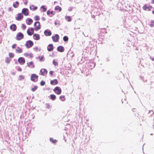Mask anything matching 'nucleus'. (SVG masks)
<instances>
[{"mask_svg":"<svg viewBox=\"0 0 154 154\" xmlns=\"http://www.w3.org/2000/svg\"><path fill=\"white\" fill-rule=\"evenodd\" d=\"M33 45V42L31 40H28L26 42L25 45L27 48H31Z\"/></svg>","mask_w":154,"mask_h":154,"instance_id":"obj_1","label":"nucleus"},{"mask_svg":"<svg viewBox=\"0 0 154 154\" xmlns=\"http://www.w3.org/2000/svg\"><path fill=\"white\" fill-rule=\"evenodd\" d=\"M23 37L24 35L21 32H19L16 35V39L17 40H20L22 39L23 38Z\"/></svg>","mask_w":154,"mask_h":154,"instance_id":"obj_2","label":"nucleus"},{"mask_svg":"<svg viewBox=\"0 0 154 154\" xmlns=\"http://www.w3.org/2000/svg\"><path fill=\"white\" fill-rule=\"evenodd\" d=\"M34 26L35 27L34 28V30L36 31H37L41 29L40 23L39 22H35L34 23Z\"/></svg>","mask_w":154,"mask_h":154,"instance_id":"obj_3","label":"nucleus"},{"mask_svg":"<svg viewBox=\"0 0 154 154\" xmlns=\"http://www.w3.org/2000/svg\"><path fill=\"white\" fill-rule=\"evenodd\" d=\"M53 91L58 95L60 94L61 93V89L58 86L55 87L53 89Z\"/></svg>","mask_w":154,"mask_h":154,"instance_id":"obj_4","label":"nucleus"},{"mask_svg":"<svg viewBox=\"0 0 154 154\" xmlns=\"http://www.w3.org/2000/svg\"><path fill=\"white\" fill-rule=\"evenodd\" d=\"M52 38L53 42H58L59 36L58 35L56 34L54 36H52Z\"/></svg>","mask_w":154,"mask_h":154,"instance_id":"obj_5","label":"nucleus"},{"mask_svg":"<svg viewBox=\"0 0 154 154\" xmlns=\"http://www.w3.org/2000/svg\"><path fill=\"white\" fill-rule=\"evenodd\" d=\"M48 72L47 70L45 69H41L40 71V74L43 76L46 75Z\"/></svg>","mask_w":154,"mask_h":154,"instance_id":"obj_6","label":"nucleus"},{"mask_svg":"<svg viewBox=\"0 0 154 154\" xmlns=\"http://www.w3.org/2000/svg\"><path fill=\"white\" fill-rule=\"evenodd\" d=\"M18 61L19 63L21 64H23L25 62L24 58L23 57L19 58Z\"/></svg>","mask_w":154,"mask_h":154,"instance_id":"obj_7","label":"nucleus"},{"mask_svg":"<svg viewBox=\"0 0 154 154\" xmlns=\"http://www.w3.org/2000/svg\"><path fill=\"white\" fill-rule=\"evenodd\" d=\"M95 64L94 63L91 62L88 63V65L89 69H92L95 66Z\"/></svg>","mask_w":154,"mask_h":154,"instance_id":"obj_8","label":"nucleus"},{"mask_svg":"<svg viewBox=\"0 0 154 154\" xmlns=\"http://www.w3.org/2000/svg\"><path fill=\"white\" fill-rule=\"evenodd\" d=\"M22 13L25 16H27L29 15L28 9L26 8H23L22 11Z\"/></svg>","mask_w":154,"mask_h":154,"instance_id":"obj_9","label":"nucleus"},{"mask_svg":"<svg viewBox=\"0 0 154 154\" xmlns=\"http://www.w3.org/2000/svg\"><path fill=\"white\" fill-rule=\"evenodd\" d=\"M44 34L46 36H49L51 35L52 33L50 30H46L44 31Z\"/></svg>","mask_w":154,"mask_h":154,"instance_id":"obj_10","label":"nucleus"},{"mask_svg":"<svg viewBox=\"0 0 154 154\" xmlns=\"http://www.w3.org/2000/svg\"><path fill=\"white\" fill-rule=\"evenodd\" d=\"M38 76L35 74H32L31 76V80L32 81H34V79H37L38 78Z\"/></svg>","mask_w":154,"mask_h":154,"instance_id":"obj_11","label":"nucleus"},{"mask_svg":"<svg viewBox=\"0 0 154 154\" xmlns=\"http://www.w3.org/2000/svg\"><path fill=\"white\" fill-rule=\"evenodd\" d=\"M34 29L33 28H30V31L31 32H30L29 29H28L27 30V34L30 36L32 35L33 33H34Z\"/></svg>","mask_w":154,"mask_h":154,"instance_id":"obj_12","label":"nucleus"},{"mask_svg":"<svg viewBox=\"0 0 154 154\" xmlns=\"http://www.w3.org/2000/svg\"><path fill=\"white\" fill-rule=\"evenodd\" d=\"M54 49L53 45L52 44H49L47 47V50L48 51H51Z\"/></svg>","mask_w":154,"mask_h":154,"instance_id":"obj_13","label":"nucleus"},{"mask_svg":"<svg viewBox=\"0 0 154 154\" xmlns=\"http://www.w3.org/2000/svg\"><path fill=\"white\" fill-rule=\"evenodd\" d=\"M10 29L13 31H15L17 29V26L15 24H12L10 26Z\"/></svg>","mask_w":154,"mask_h":154,"instance_id":"obj_14","label":"nucleus"},{"mask_svg":"<svg viewBox=\"0 0 154 154\" xmlns=\"http://www.w3.org/2000/svg\"><path fill=\"white\" fill-rule=\"evenodd\" d=\"M17 15V17H16V19L17 20H20L23 17V15L21 13H18Z\"/></svg>","mask_w":154,"mask_h":154,"instance_id":"obj_15","label":"nucleus"},{"mask_svg":"<svg viewBox=\"0 0 154 154\" xmlns=\"http://www.w3.org/2000/svg\"><path fill=\"white\" fill-rule=\"evenodd\" d=\"M33 38L36 40H38L40 39V35L38 34H35L33 35Z\"/></svg>","mask_w":154,"mask_h":154,"instance_id":"obj_16","label":"nucleus"},{"mask_svg":"<svg viewBox=\"0 0 154 154\" xmlns=\"http://www.w3.org/2000/svg\"><path fill=\"white\" fill-rule=\"evenodd\" d=\"M57 50L59 52H62L64 51V48L62 46H60L57 48Z\"/></svg>","mask_w":154,"mask_h":154,"instance_id":"obj_17","label":"nucleus"},{"mask_svg":"<svg viewBox=\"0 0 154 154\" xmlns=\"http://www.w3.org/2000/svg\"><path fill=\"white\" fill-rule=\"evenodd\" d=\"M33 22L31 18H27L26 20V23L28 25L31 24Z\"/></svg>","mask_w":154,"mask_h":154,"instance_id":"obj_18","label":"nucleus"},{"mask_svg":"<svg viewBox=\"0 0 154 154\" xmlns=\"http://www.w3.org/2000/svg\"><path fill=\"white\" fill-rule=\"evenodd\" d=\"M58 82L57 79H55L51 81L50 83L51 85H54L58 84Z\"/></svg>","mask_w":154,"mask_h":154,"instance_id":"obj_19","label":"nucleus"},{"mask_svg":"<svg viewBox=\"0 0 154 154\" xmlns=\"http://www.w3.org/2000/svg\"><path fill=\"white\" fill-rule=\"evenodd\" d=\"M27 66L31 68H34L35 67V65H33V62L32 61L27 63Z\"/></svg>","mask_w":154,"mask_h":154,"instance_id":"obj_20","label":"nucleus"},{"mask_svg":"<svg viewBox=\"0 0 154 154\" xmlns=\"http://www.w3.org/2000/svg\"><path fill=\"white\" fill-rule=\"evenodd\" d=\"M16 51L17 53H20L22 52L23 51L21 48L18 47L17 49H16Z\"/></svg>","mask_w":154,"mask_h":154,"instance_id":"obj_21","label":"nucleus"},{"mask_svg":"<svg viewBox=\"0 0 154 154\" xmlns=\"http://www.w3.org/2000/svg\"><path fill=\"white\" fill-rule=\"evenodd\" d=\"M88 48H89L90 49L92 50H94V49H95L96 47L95 45H89Z\"/></svg>","mask_w":154,"mask_h":154,"instance_id":"obj_22","label":"nucleus"},{"mask_svg":"<svg viewBox=\"0 0 154 154\" xmlns=\"http://www.w3.org/2000/svg\"><path fill=\"white\" fill-rule=\"evenodd\" d=\"M50 99H51L52 100H54L56 99V96L54 94H51L50 95Z\"/></svg>","mask_w":154,"mask_h":154,"instance_id":"obj_23","label":"nucleus"},{"mask_svg":"<svg viewBox=\"0 0 154 154\" xmlns=\"http://www.w3.org/2000/svg\"><path fill=\"white\" fill-rule=\"evenodd\" d=\"M55 10L56 11H58V10L59 12H60L62 10V9L59 6H57L56 7H55L54 8Z\"/></svg>","mask_w":154,"mask_h":154,"instance_id":"obj_24","label":"nucleus"},{"mask_svg":"<svg viewBox=\"0 0 154 154\" xmlns=\"http://www.w3.org/2000/svg\"><path fill=\"white\" fill-rule=\"evenodd\" d=\"M19 4V3L17 1V2H15V3H13V6L14 8H17L18 7V6Z\"/></svg>","mask_w":154,"mask_h":154,"instance_id":"obj_25","label":"nucleus"},{"mask_svg":"<svg viewBox=\"0 0 154 154\" xmlns=\"http://www.w3.org/2000/svg\"><path fill=\"white\" fill-rule=\"evenodd\" d=\"M30 10L32 9L33 10H36L37 9V7L36 6L34 7L33 5H32L30 6Z\"/></svg>","mask_w":154,"mask_h":154,"instance_id":"obj_26","label":"nucleus"},{"mask_svg":"<svg viewBox=\"0 0 154 154\" xmlns=\"http://www.w3.org/2000/svg\"><path fill=\"white\" fill-rule=\"evenodd\" d=\"M50 142L53 143H55L57 142V140H54L53 138H51L50 139Z\"/></svg>","mask_w":154,"mask_h":154,"instance_id":"obj_27","label":"nucleus"},{"mask_svg":"<svg viewBox=\"0 0 154 154\" xmlns=\"http://www.w3.org/2000/svg\"><path fill=\"white\" fill-rule=\"evenodd\" d=\"M11 60V59L10 58L8 57H7L5 59V62L7 63H10V62Z\"/></svg>","mask_w":154,"mask_h":154,"instance_id":"obj_28","label":"nucleus"},{"mask_svg":"<svg viewBox=\"0 0 154 154\" xmlns=\"http://www.w3.org/2000/svg\"><path fill=\"white\" fill-rule=\"evenodd\" d=\"M38 88V86L35 85V86H34V87L33 88H31V90L33 91V92H34L35 91H36L37 89Z\"/></svg>","mask_w":154,"mask_h":154,"instance_id":"obj_29","label":"nucleus"},{"mask_svg":"<svg viewBox=\"0 0 154 154\" xmlns=\"http://www.w3.org/2000/svg\"><path fill=\"white\" fill-rule=\"evenodd\" d=\"M60 99L62 101H64L65 100L64 96H60Z\"/></svg>","mask_w":154,"mask_h":154,"instance_id":"obj_30","label":"nucleus"},{"mask_svg":"<svg viewBox=\"0 0 154 154\" xmlns=\"http://www.w3.org/2000/svg\"><path fill=\"white\" fill-rule=\"evenodd\" d=\"M54 24L55 25H58L59 26L60 25V22L59 20H56L54 22Z\"/></svg>","mask_w":154,"mask_h":154,"instance_id":"obj_31","label":"nucleus"},{"mask_svg":"<svg viewBox=\"0 0 154 154\" xmlns=\"http://www.w3.org/2000/svg\"><path fill=\"white\" fill-rule=\"evenodd\" d=\"M65 18L68 22H70L71 21V19L70 16H66Z\"/></svg>","mask_w":154,"mask_h":154,"instance_id":"obj_32","label":"nucleus"},{"mask_svg":"<svg viewBox=\"0 0 154 154\" xmlns=\"http://www.w3.org/2000/svg\"><path fill=\"white\" fill-rule=\"evenodd\" d=\"M41 9H43V12H45L47 10V9L46 8L44 5H42L41 7Z\"/></svg>","mask_w":154,"mask_h":154,"instance_id":"obj_33","label":"nucleus"},{"mask_svg":"<svg viewBox=\"0 0 154 154\" xmlns=\"http://www.w3.org/2000/svg\"><path fill=\"white\" fill-rule=\"evenodd\" d=\"M63 40L64 42H66L68 40V38L67 36H65L63 37Z\"/></svg>","mask_w":154,"mask_h":154,"instance_id":"obj_34","label":"nucleus"},{"mask_svg":"<svg viewBox=\"0 0 154 154\" xmlns=\"http://www.w3.org/2000/svg\"><path fill=\"white\" fill-rule=\"evenodd\" d=\"M44 56L43 55H42V56H41V57L39 56L38 57V58H39L40 60L41 61H44L45 60L44 59H43L44 58Z\"/></svg>","mask_w":154,"mask_h":154,"instance_id":"obj_35","label":"nucleus"},{"mask_svg":"<svg viewBox=\"0 0 154 154\" xmlns=\"http://www.w3.org/2000/svg\"><path fill=\"white\" fill-rule=\"evenodd\" d=\"M151 23L149 24L150 26L152 27L154 26V20H152L151 21Z\"/></svg>","mask_w":154,"mask_h":154,"instance_id":"obj_36","label":"nucleus"},{"mask_svg":"<svg viewBox=\"0 0 154 154\" xmlns=\"http://www.w3.org/2000/svg\"><path fill=\"white\" fill-rule=\"evenodd\" d=\"M53 63L54 65L55 66H57L58 65L57 62L55 61L54 60H53Z\"/></svg>","mask_w":154,"mask_h":154,"instance_id":"obj_37","label":"nucleus"},{"mask_svg":"<svg viewBox=\"0 0 154 154\" xmlns=\"http://www.w3.org/2000/svg\"><path fill=\"white\" fill-rule=\"evenodd\" d=\"M140 78L142 80H143V82H147L146 79H144V77L143 76H141Z\"/></svg>","mask_w":154,"mask_h":154,"instance_id":"obj_38","label":"nucleus"},{"mask_svg":"<svg viewBox=\"0 0 154 154\" xmlns=\"http://www.w3.org/2000/svg\"><path fill=\"white\" fill-rule=\"evenodd\" d=\"M19 77L20 78L19 80L20 81L22 79H23L24 78V76L23 75H19Z\"/></svg>","mask_w":154,"mask_h":154,"instance_id":"obj_39","label":"nucleus"},{"mask_svg":"<svg viewBox=\"0 0 154 154\" xmlns=\"http://www.w3.org/2000/svg\"><path fill=\"white\" fill-rule=\"evenodd\" d=\"M35 19L36 20H38L40 19V18L39 16H35L34 17Z\"/></svg>","mask_w":154,"mask_h":154,"instance_id":"obj_40","label":"nucleus"},{"mask_svg":"<svg viewBox=\"0 0 154 154\" xmlns=\"http://www.w3.org/2000/svg\"><path fill=\"white\" fill-rule=\"evenodd\" d=\"M40 84L41 86H44L45 84V81L42 80L41 81Z\"/></svg>","mask_w":154,"mask_h":154,"instance_id":"obj_41","label":"nucleus"},{"mask_svg":"<svg viewBox=\"0 0 154 154\" xmlns=\"http://www.w3.org/2000/svg\"><path fill=\"white\" fill-rule=\"evenodd\" d=\"M9 56L10 57H13L14 56V54L12 53H9Z\"/></svg>","mask_w":154,"mask_h":154,"instance_id":"obj_42","label":"nucleus"},{"mask_svg":"<svg viewBox=\"0 0 154 154\" xmlns=\"http://www.w3.org/2000/svg\"><path fill=\"white\" fill-rule=\"evenodd\" d=\"M148 8L146 5H144V6L143 7V9L145 10H146Z\"/></svg>","mask_w":154,"mask_h":154,"instance_id":"obj_43","label":"nucleus"},{"mask_svg":"<svg viewBox=\"0 0 154 154\" xmlns=\"http://www.w3.org/2000/svg\"><path fill=\"white\" fill-rule=\"evenodd\" d=\"M46 106V108L48 109H49L50 108V106L49 103H46L45 104Z\"/></svg>","mask_w":154,"mask_h":154,"instance_id":"obj_44","label":"nucleus"},{"mask_svg":"<svg viewBox=\"0 0 154 154\" xmlns=\"http://www.w3.org/2000/svg\"><path fill=\"white\" fill-rule=\"evenodd\" d=\"M26 28V26L24 24H22V28L23 29H25Z\"/></svg>","mask_w":154,"mask_h":154,"instance_id":"obj_45","label":"nucleus"},{"mask_svg":"<svg viewBox=\"0 0 154 154\" xmlns=\"http://www.w3.org/2000/svg\"><path fill=\"white\" fill-rule=\"evenodd\" d=\"M47 14L48 15H49L50 17H52V16H51V15H50V10H48L47 11Z\"/></svg>","mask_w":154,"mask_h":154,"instance_id":"obj_46","label":"nucleus"},{"mask_svg":"<svg viewBox=\"0 0 154 154\" xmlns=\"http://www.w3.org/2000/svg\"><path fill=\"white\" fill-rule=\"evenodd\" d=\"M55 13V12L53 11H51L50 12V14H52V15H54Z\"/></svg>","mask_w":154,"mask_h":154,"instance_id":"obj_47","label":"nucleus"},{"mask_svg":"<svg viewBox=\"0 0 154 154\" xmlns=\"http://www.w3.org/2000/svg\"><path fill=\"white\" fill-rule=\"evenodd\" d=\"M16 45H17L16 44H13L12 46V48L13 49H14L15 48Z\"/></svg>","mask_w":154,"mask_h":154,"instance_id":"obj_48","label":"nucleus"},{"mask_svg":"<svg viewBox=\"0 0 154 154\" xmlns=\"http://www.w3.org/2000/svg\"><path fill=\"white\" fill-rule=\"evenodd\" d=\"M101 31L102 32L103 31V32H105L106 33H107V32L106 31V29L105 28L102 29H101Z\"/></svg>","mask_w":154,"mask_h":154,"instance_id":"obj_49","label":"nucleus"},{"mask_svg":"<svg viewBox=\"0 0 154 154\" xmlns=\"http://www.w3.org/2000/svg\"><path fill=\"white\" fill-rule=\"evenodd\" d=\"M148 113H150L151 115H152L153 113V112L152 110H149Z\"/></svg>","mask_w":154,"mask_h":154,"instance_id":"obj_50","label":"nucleus"},{"mask_svg":"<svg viewBox=\"0 0 154 154\" xmlns=\"http://www.w3.org/2000/svg\"><path fill=\"white\" fill-rule=\"evenodd\" d=\"M12 10L13 9H12L11 7H9L8 8V11H12Z\"/></svg>","mask_w":154,"mask_h":154,"instance_id":"obj_51","label":"nucleus"},{"mask_svg":"<svg viewBox=\"0 0 154 154\" xmlns=\"http://www.w3.org/2000/svg\"><path fill=\"white\" fill-rule=\"evenodd\" d=\"M54 73V71H50L49 72V74L51 75L52 76L53 73Z\"/></svg>","mask_w":154,"mask_h":154,"instance_id":"obj_52","label":"nucleus"},{"mask_svg":"<svg viewBox=\"0 0 154 154\" xmlns=\"http://www.w3.org/2000/svg\"><path fill=\"white\" fill-rule=\"evenodd\" d=\"M29 55L30 57L31 58H32L33 57V54H32L31 53H30V54H29Z\"/></svg>","mask_w":154,"mask_h":154,"instance_id":"obj_53","label":"nucleus"},{"mask_svg":"<svg viewBox=\"0 0 154 154\" xmlns=\"http://www.w3.org/2000/svg\"><path fill=\"white\" fill-rule=\"evenodd\" d=\"M24 55L26 57H28L29 55V54L28 53H25L24 54Z\"/></svg>","mask_w":154,"mask_h":154,"instance_id":"obj_54","label":"nucleus"},{"mask_svg":"<svg viewBox=\"0 0 154 154\" xmlns=\"http://www.w3.org/2000/svg\"><path fill=\"white\" fill-rule=\"evenodd\" d=\"M42 20L43 21H45L46 20V19H45V18L44 17H42Z\"/></svg>","mask_w":154,"mask_h":154,"instance_id":"obj_55","label":"nucleus"},{"mask_svg":"<svg viewBox=\"0 0 154 154\" xmlns=\"http://www.w3.org/2000/svg\"><path fill=\"white\" fill-rule=\"evenodd\" d=\"M152 8V7L150 6H149V7H148V8H147V9H148V11H150L151 10V9Z\"/></svg>","mask_w":154,"mask_h":154,"instance_id":"obj_56","label":"nucleus"},{"mask_svg":"<svg viewBox=\"0 0 154 154\" xmlns=\"http://www.w3.org/2000/svg\"><path fill=\"white\" fill-rule=\"evenodd\" d=\"M150 59L152 61H154V58L152 57H150Z\"/></svg>","mask_w":154,"mask_h":154,"instance_id":"obj_57","label":"nucleus"},{"mask_svg":"<svg viewBox=\"0 0 154 154\" xmlns=\"http://www.w3.org/2000/svg\"><path fill=\"white\" fill-rule=\"evenodd\" d=\"M18 71H21V70H22V69H21L20 67H19L18 69Z\"/></svg>","mask_w":154,"mask_h":154,"instance_id":"obj_58","label":"nucleus"},{"mask_svg":"<svg viewBox=\"0 0 154 154\" xmlns=\"http://www.w3.org/2000/svg\"><path fill=\"white\" fill-rule=\"evenodd\" d=\"M34 49L35 50H37L38 49V48L37 47H35L34 48Z\"/></svg>","mask_w":154,"mask_h":154,"instance_id":"obj_59","label":"nucleus"},{"mask_svg":"<svg viewBox=\"0 0 154 154\" xmlns=\"http://www.w3.org/2000/svg\"><path fill=\"white\" fill-rule=\"evenodd\" d=\"M27 3V2L26 1L24 3V4L25 5H26Z\"/></svg>","mask_w":154,"mask_h":154,"instance_id":"obj_60","label":"nucleus"},{"mask_svg":"<svg viewBox=\"0 0 154 154\" xmlns=\"http://www.w3.org/2000/svg\"><path fill=\"white\" fill-rule=\"evenodd\" d=\"M152 3L154 4V0H152Z\"/></svg>","mask_w":154,"mask_h":154,"instance_id":"obj_61","label":"nucleus"},{"mask_svg":"<svg viewBox=\"0 0 154 154\" xmlns=\"http://www.w3.org/2000/svg\"><path fill=\"white\" fill-rule=\"evenodd\" d=\"M1 88H0V93H1Z\"/></svg>","mask_w":154,"mask_h":154,"instance_id":"obj_62","label":"nucleus"},{"mask_svg":"<svg viewBox=\"0 0 154 154\" xmlns=\"http://www.w3.org/2000/svg\"><path fill=\"white\" fill-rule=\"evenodd\" d=\"M152 13L154 14V11H152Z\"/></svg>","mask_w":154,"mask_h":154,"instance_id":"obj_63","label":"nucleus"},{"mask_svg":"<svg viewBox=\"0 0 154 154\" xmlns=\"http://www.w3.org/2000/svg\"><path fill=\"white\" fill-rule=\"evenodd\" d=\"M74 56V54H73L72 55V57L73 56Z\"/></svg>","mask_w":154,"mask_h":154,"instance_id":"obj_64","label":"nucleus"}]
</instances>
